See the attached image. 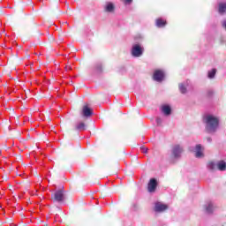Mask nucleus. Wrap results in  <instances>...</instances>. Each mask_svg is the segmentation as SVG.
I'll return each mask as SVG.
<instances>
[{"instance_id": "nucleus-1", "label": "nucleus", "mask_w": 226, "mask_h": 226, "mask_svg": "<svg viewBox=\"0 0 226 226\" xmlns=\"http://www.w3.org/2000/svg\"><path fill=\"white\" fill-rule=\"evenodd\" d=\"M203 120L207 124V131L208 133H215L216 132V129L218 128V124L220 123V120L218 117L213 116V115H205L203 117Z\"/></svg>"}, {"instance_id": "nucleus-2", "label": "nucleus", "mask_w": 226, "mask_h": 226, "mask_svg": "<svg viewBox=\"0 0 226 226\" xmlns=\"http://www.w3.org/2000/svg\"><path fill=\"white\" fill-rule=\"evenodd\" d=\"M143 52L144 48H142L140 45L135 44L132 46V54L134 57H140Z\"/></svg>"}, {"instance_id": "nucleus-3", "label": "nucleus", "mask_w": 226, "mask_h": 226, "mask_svg": "<svg viewBox=\"0 0 226 226\" xmlns=\"http://www.w3.org/2000/svg\"><path fill=\"white\" fill-rule=\"evenodd\" d=\"M157 186H158V181H156L155 178H151L147 185V191L150 193H154V192H156Z\"/></svg>"}, {"instance_id": "nucleus-4", "label": "nucleus", "mask_w": 226, "mask_h": 226, "mask_svg": "<svg viewBox=\"0 0 226 226\" xmlns=\"http://www.w3.org/2000/svg\"><path fill=\"white\" fill-rule=\"evenodd\" d=\"M165 77V73H163V71L162 70H156L154 72V80H155L156 82H162V80H163Z\"/></svg>"}, {"instance_id": "nucleus-5", "label": "nucleus", "mask_w": 226, "mask_h": 226, "mask_svg": "<svg viewBox=\"0 0 226 226\" xmlns=\"http://www.w3.org/2000/svg\"><path fill=\"white\" fill-rule=\"evenodd\" d=\"M166 209H169V206L162 202H156L154 205V211H155V213H163V211H165Z\"/></svg>"}, {"instance_id": "nucleus-6", "label": "nucleus", "mask_w": 226, "mask_h": 226, "mask_svg": "<svg viewBox=\"0 0 226 226\" xmlns=\"http://www.w3.org/2000/svg\"><path fill=\"white\" fill-rule=\"evenodd\" d=\"M82 116H84V117H91V116H93V109L87 105L83 106Z\"/></svg>"}, {"instance_id": "nucleus-7", "label": "nucleus", "mask_w": 226, "mask_h": 226, "mask_svg": "<svg viewBox=\"0 0 226 226\" xmlns=\"http://www.w3.org/2000/svg\"><path fill=\"white\" fill-rule=\"evenodd\" d=\"M181 153H183V147H181V146L176 145L173 147L172 154L175 158H179V156H181Z\"/></svg>"}, {"instance_id": "nucleus-8", "label": "nucleus", "mask_w": 226, "mask_h": 226, "mask_svg": "<svg viewBox=\"0 0 226 226\" xmlns=\"http://www.w3.org/2000/svg\"><path fill=\"white\" fill-rule=\"evenodd\" d=\"M203 151H204V148H202V146L197 145L196 154H195L196 158H202V156H204Z\"/></svg>"}, {"instance_id": "nucleus-9", "label": "nucleus", "mask_w": 226, "mask_h": 226, "mask_svg": "<svg viewBox=\"0 0 226 226\" xmlns=\"http://www.w3.org/2000/svg\"><path fill=\"white\" fill-rule=\"evenodd\" d=\"M213 211H215V206L213 203H207L205 205V213H207V215H211Z\"/></svg>"}, {"instance_id": "nucleus-10", "label": "nucleus", "mask_w": 226, "mask_h": 226, "mask_svg": "<svg viewBox=\"0 0 226 226\" xmlns=\"http://www.w3.org/2000/svg\"><path fill=\"white\" fill-rule=\"evenodd\" d=\"M161 110H162V112H163V114L165 116H170V112H172V109H170V106H169V105H162L161 107Z\"/></svg>"}, {"instance_id": "nucleus-11", "label": "nucleus", "mask_w": 226, "mask_h": 226, "mask_svg": "<svg viewBox=\"0 0 226 226\" xmlns=\"http://www.w3.org/2000/svg\"><path fill=\"white\" fill-rule=\"evenodd\" d=\"M156 26L157 27H165L167 26V20L164 19L159 18L156 19Z\"/></svg>"}, {"instance_id": "nucleus-12", "label": "nucleus", "mask_w": 226, "mask_h": 226, "mask_svg": "<svg viewBox=\"0 0 226 226\" xmlns=\"http://www.w3.org/2000/svg\"><path fill=\"white\" fill-rule=\"evenodd\" d=\"M55 199H64V191L60 189L55 192Z\"/></svg>"}, {"instance_id": "nucleus-13", "label": "nucleus", "mask_w": 226, "mask_h": 226, "mask_svg": "<svg viewBox=\"0 0 226 226\" xmlns=\"http://www.w3.org/2000/svg\"><path fill=\"white\" fill-rule=\"evenodd\" d=\"M218 170L223 171L226 170V162L224 161H220L217 162Z\"/></svg>"}, {"instance_id": "nucleus-14", "label": "nucleus", "mask_w": 226, "mask_h": 226, "mask_svg": "<svg viewBox=\"0 0 226 226\" xmlns=\"http://www.w3.org/2000/svg\"><path fill=\"white\" fill-rule=\"evenodd\" d=\"M226 11V4L222 3V4H219V13H225Z\"/></svg>"}, {"instance_id": "nucleus-15", "label": "nucleus", "mask_w": 226, "mask_h": 226, "mask_svg": "<svg viewBox=\"0 0 226 226\" xmlns=\"http://www.w3.org/2000/svg\"><path fill=\"white\" fill-rule=\"evenodd\" d=\"M77 130H79L80 132L86 130V124H84V122H79L77 125H76Z\"/></svg>"}, {"instance_id": "nucleus-16", "label": "nucleus", "mask_w": 226, "mask_h": 226, "mask_svg": "<svg viewBox=\"0 0 226 226\" xmlns=\"http://www.w3.org/2000/svg\"><path fill=\"white\" fill-rule=\"evenodd\" d=\"M216 75V69H212L208 72V79H215V76Z\"/></svg>"}, {"instance_id": "nucleus-17", "label": "nucleus", "mask_w": 226, "mask_h": 226, "mask_svg": "<svg viewBox=\"0 0 226 226\" xmlns=\"http://www.w3.org/2000/svg\"><path fill=\"white\" fill-rule=\"evenodd\" d=\"M106 11H114V4H108L106 5Z\"/></svg>"}, {"instance_id": "nucleus-18", "label": "nucleus", "mask_w": 226, "mask_h": 226, "mask_svg": "<svg viewBox=\"0 0 226 226\" xmlns=\"http://www.w3.org/2000/svg\"><path fill=\"white\" fill-rule=\"evenodd\" d=\"M179 89H180V93H182V94H185L186 93V87H185L184 84L179 85Z\"/></svg>"}, {"instance_id": "nucleus-19", "label": "nucleus", "mask_w": 226, "mask_h": 226, "mask_svg": "<svg viewBox=\"0 0 226 226\" xmlns=\"http://www.w3.org/2000/svg\"><path fill=\"white\" fill-rule=\"evenodd\" d=\"M215 167H216L215 162H208L207 169H209L210 170H215Z\"/></svg>"}, {"instance_id": "nucleus-20", "label": "nucleus", "mask_w": 226, "mask_h": 226, "mask_svg": "<svg viewBox=\"0 0 226 226\" xmlns=\"http://www.w3.org/2000/svg\"><path fill=\"white\" fill-rule=\"evenodd\" d=\"M140 149H141V152L145 153V154L147 153V151H148L147 147H141Z\"/></svg>"}, {"instance_id": "nucleus-21", "label": "nucleus", "mask_w": 226, "mask_h": 226, "mask_svg": "<svg viewBox=\"0 0 226 226\" xmlns=\"http://www.w3.org/2000/svg\"><path fill=\"white\" fill-rule=\"evenodd\" d=\"M65 70H66V72H71L72 66L66 65V66H65Z\"/></svg>"}, {"instance_id": "nucleus-22", "label": "nucleus", "mask_w": 226, "mask_h": 226, "mask_svg": "<svg viewBox=\"0 0 226 226\" xmlns=\"http://www.w3.org/2000/svg\"><path fill=\"white\" fill-rule=\"evenodd\" d=\"M156 123H157V124H162V118L157 117V118H156Z\"/></svg>"}, {"instance_id": "nucleus-23", "label": "nucleus", "mask_w": 226, "mask_h": 226, "mask_svg": "<svg viewBox=\"0 0 226 226\" xmlns=\"http://www.w3.org/2000/svg\"><path fill=\"white\" fill-rule=\"evenodd\" d=\"M125 4H130L132 3V0H124Z\"/></svg>"}, {"instance_id": "nucleus-24", "label": "nucleus", "mask_w": 226, "mask_h": 226, "mask_svg": "<svg viewBox=\"0 0 226 226\" xmlns=\"http://www.w3.org/2000/svg\"><path fill=\"white\" fill-rule=\"evenodd\" d=\"M55 202H63V199H56Z\"/></svg>"}, {"instance_id": "nucleus-25", "label": "nucleus", "mask_w": 226, "mask_h": 226, "mask_svg": "<svg viewBox=\"0 0 226 226\" xmlns=\"http://www.w3.org/2000/svg\"><path fill=\"white\" fill-rule=\"evenodd\" d=\"M207 140H208V142H211V138H208Z\"/></svg>"}, {"instance_id": "nucleus-26", "label": "nucleus", "mask_w": 226, "mask_h": 226, "mask_svg": "<svg viewBox=\"0 0 226 226\" xmlns=\"http://www.w3.org/2000/svg\"><path fill=\"white\" fill-rule=\"evenodd\" d=\"M2 195H4V191H2Z\"/></svg>"}]
</instances>
